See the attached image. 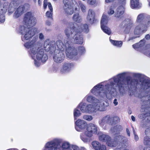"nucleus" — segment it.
<instances>
[{"label":"nucleus","instance_id":"obj_15","mask_svg":"<svg viewBox=\"0 0 150 150\" xmlns=\"http://www.w3.org/2000/svg\"><path fill=\"white\" fill-rule=\"evenodd\" d=\"M145 133L146 136L144 138V145L150 146V125L146 129Z\"/></svg>","mask_w":150,"mask_h":150},{"label":"nucleus","instance_id":"obj_54","mask_svg":"<svg viewBox=\"0 0 150 150\" xmlns=\"http://www.w3.org/2000/svg\"><path fill=\"white\" fill-rule=\"evenodd\" d=\"M126 132H127V135L129 136H130V132L129 131V130L127 128H126Z\"/></svg>","mask_w":150,"mask_h":150},{"label":"nucleus","instance_id":"obj_9","mask_svg":"<svg viewBox=\"0 0 150 150\" xmlns=\"http://www.w3.org/2000/svg\"><path fill=\"white\" fill-rule=\"evenodd\" d=\"M108 21V17L105 15L103 14L100 21L101 28L104 32L108 35H110L111 32L110 30L106 25Z\"/></svg>","mask_w":150,"mask_h":150},{"label":"nucleus","instance_id":"obj_44","mask_svg":"<svg viewBox=\"0 0 150 150\" xmlns=\"http://www.w3.org/2000/svg\"><path fill=\"white\" fill-rule=\"evenodd\" d=\"M99 148V149L97 150H106V146L103 144H101Z\"/></svg>","mask_w":150,"mask_h":150},{"label":"nucleus","instance_id":"obj_40","mask_svg":"<svg viewBox=\"0 0 150 150\" xmlns=\"http://www.w3.org/2000/svg\"><path fill=\"white\" fill-rule=\"evenodd\" d=\"M144 18V15L142 14H139L137 16V21L140 23L143 20Z\"/></svg>","mask_w":150,"mask_h":150},{"label":"nucleus","instance_id":"obj_21","mask_svg":"<svg viewBox=\"0 0 150 150\" xmlns=\"http://www.w3.org/2000/svg\"><path fill=\"white\" fill-rule=\"evenodd\" d=\"M130 5L132 8H139L140 6L139 0H130Z\"/></svg>","mask_w":150,"mask_h":150},{"label":"nucleus","instance_id":"obj_20","mask_svg":"<svg viewBox=\"0 0 150 150\" xmlns=\"http://www.w3.org/2000/svg\"><path fill=\"white\" fill-rule=\"evenodd\" d=\"M145 40L144 39L141 40L139 42L135 43L132 45V47L135 49L143 47L145 44Z\"/></svg>","mask_w":150,"mask_h":150},{"label":"nucleus","instance_id":"obj_24","mask_svg":"<svg viewBox=\"0 0 150 150\" xmlns=\"http://www.w3.org/2000/svg\"><path fill=\"white\" fill-rule=\"evenodd\" d=\"M110 41L114 45L118 47H121L123 44L122 42L121 41L110 40Z\"/></svg>","mask_w":150,"mask_h":150},{"label":"nucleus","instance_id":"obj_13","mask_svg":"<svg viewBox=\"0 0 150 150\" xmlns=\"http://www.w3.org/2000/svg\"><path fill=\"white\" fill-rule=\"evenodd\" d=\"M65 55L63 52L59 51V52L54 54L53 57L54 61L57 63H60L64 60Z\"/></svg>","mask_w":150,"mask_h":150},{"label":"nucleus","instance_id":"obj_49","mask_svg":"<svg viewBox=\"0 0 150 150\" xmlns=\"http://www.w3.org/2000/svg\"><path fill=\"white\" fill-rule=\"evenodd\" d=\"M115 0H105V3H109L113 2Z\"/></svg>","mask_w":150,"mask_h":150},{"label":"nucleus","instance_id":"obj_45","mask_svg":"<svg viewBox=\"0 0 150 150\" xmlns=\"http://www.w3.org/2000/svg\"><path fill=\"white\" fill-rule=\"evenodd\" d=\"M115 13V11L113 9L111 8H110L109 11L108 12V13L109 15H112Z\"/></svg>","mask_w":150,"mask_h":150},{"label":"nucleus","instance_id":"obj_35","mask_svg":"<svg viewBox=\"0 0 150 150\" xmlns=\"http://www.w3.org/2000/svg\"><path fill=\"white\" fill-rule=\"evenodd\" d=\"M62 147L63 149H67L70 148V145L69 143L68 142H64L63 143Z\"/></svg>","mask_w":150,"mask_h":150},{"label":"nucleus","instance_id":"obj_57","mask_svg":"<svg viewBox=\"0 0 150 150\" xmlns=\"http://www.w3.org/2000/svg\"><path fill=\"white\" fill-rule=\"evenodd\" d=\"M47 4L46 3H45V2H44L43 6L44 8H47Z\"/></svg>","mask_w":150,"mask_h":150},{"label":"nucleus","instance_id":"obj_43","mask_svg":"<svg viewBox=\"0 0 150 150\" xmlns=\"http://www.w3.org/2000/svg\"><path fill=\"white\" fill-rule=\"evenodd\" d=\"M46 16L48 18H51L52 17V12H51L50 11H47L46 13Z\"/></svg>","mask_w":150,"mask_h":150},{"label":"nucleus","instance_id":"obj_6","mask_svg":"<svg viewBox=\"0 0 150 150\" xmlns=\"http://www.w3.org/2000/svg\"><path fill=\"white\" fill-rule=\"evenodd\" d=\"M28 28L23 26H20L19 31L21 34L23 35L25 33L24 38L25 40H28L33 37L35 34L36 29L35 28H32L27 31Z\"/></svg>","mask_w":150,"mask_h":150},{"label":"nucleus","instance_id":"obj_10","mask_svg":"<svg viewBox=\"0 0 150 150\" xmlns=\"http://www.w3.org/2000/svg\"><path fill=\"white\" fill-rule=\"evenodd\" d=\"M85 134L87 137H91L93 134H96L98 132L97 126L92 123L87 124Z\"/></svg>","mask_w":150,"mask_h":150},{"label":"nucleus","instance_id":"obj_56","mask_svg":"<svg viewBox=\"0 0 150 150\" xmlns=\"http://www.w3.org/2000/svg\"><path fill=\"white\" fill-rule=\"evenodd\" d=\"M116 150H128V149H123V148L122 147H120V148H117Z\"/></svg>","mask_w":150,"mask_h":150},{"label":"nucleus","instance_id":"obj_39","mask_svg":"<svg viewBox=\"0 0 150 150\" xmlns=\"http://www.w3.org/2000/svg\"><path fill=\"white\" fill-rule=\"evenodd\" d=\"M79 4L80 5L81 10L83 12H85L86 10L85 6L81 2V1H80V2H79Z\"/></svg>","mask_w":150,"mask_h":150},{"label":"nucleus","instance_id":"obj_52","mask_svg":"<svg viewBox=\"0 0 150 150\" xmlns=\"http://www.w3.org/2000/svg\"><path fill=\"white\" fill-rule=\"evenodd\" d=\"M145 38L147 40H149L150 38V36L149 34H148L146 35L145 37Z\"/></svg>","mask_w":150,"mask_h":150},{"label":"nucleus","instance_id":"obj_47","mask_svg":"<svg viewBox=\"0 0 150 150\" xmlns=\"http://www.w3.org/2000/svg\"><path fill=\"white\" fill-rule=\"evenodd\" d=\"M48 7H49L50 10V11H51V12H52L53 11V8H52V5L50 3H48Z\"/></svg>","mask_w":150,"mask_h":150},{"label":"nucleus","instance_id":"obj_16","mask_svg":"<svg viewBox=\"0 0 150 150\" xmlns=\"http://www.w3.org/2000/svg\"><path fill=\"white\" fill-rule=\"evenodd\" d=\"M95 13L92 9H89L88 10L87 19L89 21V22L91 24H93L95 20Z\"/></svg>","mask_w":150,"mask_h":150},{"label":"nucleus","instance_id":"obj_1","mask_svg":"<svg viewBox=\"0 0 150 150\" xmlns=\"http://www.w3.org/2000/svg\"><path fill=\"white\" fill-rule=\"evenodd\" d=\"M73 26L68 27L64 30V33L67 38L64 40V44L60 40H57L56 42L54 41L45 42L44 47L47 52L50 51L53 53L56 51L55 45L57 47V50L59 51L63 52L66 50L67 56L70 58H72L78 54L77 50L74 47L72 46V43L70 39L71 38H74L76 43L81 45L83 42V36L82 32L87 33L89 31L88 25L87 24L81 25L80 26L74 23H72Z\"/></svg>","mask_w":150,"mask_h":150},{"label":"nucleus","instance_id":"obj_7","mask_svg":"<svg viewBox=\"0 0 150 150\" xmlns=\"http://www.w3.org/2000/svg\"><path fill=\"white\" fill-rule=\"evenodd\" d=\"M118 2L121 5H125L126 3V0H118ZM125 8L122 5L119 6L117 8L114 14L115 17L120 20L124 17Z\"/></svg>","mask_w":150,"mask_h":150},{"label":"nucleus","instance_id":"obj_4","mask_svg":"<svg viewBox=\"0 0 150 150\" xmlns=\"http://www.w3.org/2000/svg\"><path fill=\"white\" fill-rule=\"evenodd\" d=\"M124 137L122 135H118L112 139L109 135L102 134L99 136L100 140L105 142L108 146L115 147L119 144L122 142Z\"/></svg>","mask_w":150,"mask_h":150},{"label":"nucleus","instance_id":"obj_5","mask_svg":"<svg viewBox=\"0 0 150 150\" xmlns=\"http://www.w3.org/2000/svg\"><path fill=\"white\" fill-rule=\"evenodd\" d=\"M23 22L28 28H30L36 25L37 20L32 12H28L24 15Z\"/></svg>","mask_w":150,"mask_h":150},{"label":"nucleus","instance_id":"obj_22","mask_svg":"<svg viewBox=\"0 0 150 150\" xmlns=\"http://www.w3.org/2000/svg\"><path fill=\"white\" fill-rule=\"evenodd\" d=\"M86 110L87 112L89 113H92L95 112V107L93 104H88L86 106Z\"/></svg>","mask_w":150,"mask_h":150},{"label":"nucleus","instance_id":"obj_19","mask_svg":"<svg viewBox=\"0 0 150 150\" xmlns=\"http://www.w3.org/2000/svg\"><path fill=\"white\" fill-rule=\"evenodd\" d=\"M127 19H125L119 25L118 27L120 29L125 28V31L129 28L130 25L132 24L131 23L130 21H127Z\"/></svg>","mask_w":150,"mask_h":150},{"label":"nucleus","instance_id":"obj_53","mask_svg":"<svg viewBox=\"0 0 150 150\" xmlns=\"http://www.w3.org/2000/svg\"><path fill=\"white\" fill-rule=\"evenodd\" d=\"M113 103L115 105H116L118 104V102L117 101V100L116 99H115L114 100Z\"/></svg>","mask_w":150,"mask_h":150},{"label":"nucleus","instance_id":"obj_55","mask_svg":"<svg viewBox=\"0 0 150 150\" xmlns=\"http://www.w3.org/2000/svg\"><path fill=\"white\" fill-rule=\"evenodd\" d=\"M134 139L136 141H137L139 139V137L136 134L134 135Z\"/></svg>","mask_w":150,"mask_h":150},{"label":"nucleus","instance_id":"obj_37","mask_svg":"<svg viewBox=\"0 0 150 150\" xmlns=\"http://www.w3.org/2000/svg\"><path fill=\"white\" fill-rule=\"evenodd\" d=\"M78 107H79L80 110L82 112H86V107H85V105L79 104L78 106Z\"/></svg>","mask_w":150,"mask_h":150},{"label":"nucleus","instance_id":"obj_64","mask_svg":"<svg viewBox=\"0 0 150 150\" xmlns=\"http://www.w3.org/2000/svg\"><path fill=\"white\" fill-rule=\"evenodd\" d=\"M136 76H138V74H137L136 75H135Z\"/></svg>","mask_w":150,"mask_h":150},{"label":"nucleus","instance_id":"obj_25","mask_svg":"<svg viewBox=\"0 0 150 150\" xmlns=\"http://www.w3.org/2000/svg\"><path fill=\"white\" fill-rule=\"evenodd\" d=\"M74 21L77 23H80L81 21V18L79 14L78 13H75L72 17Z\"/></svg>","mask_w":150,"mask_h":150},{"label":"nucleus","instance_id":"obj_51","mask_svg":"<svg viewBox=\"0 0 150 150\" xmlns=\"http://www.w3.org/2000/svg\"><path fill=\"white\" fill-rule=\"evenodd\" d=\"M84 135H81V138L83 141H86L87 139L84 137Z\"/></svg>","mask_w":150,"mask_h":150},{"label":"nucleus","instance_id":"obj_41","mask_svg":"<svg viewBox=\"0 0 150 150\" xmlns=\"http://www.w3.org/2000/svg\"><path fill=\"white\" fill-rule=\"evenodd\" d=\"M83 118L88 121H91L93 119L92 116L88 115H84L83 116Z\"/></svg>","mask_w":150,"mask_h":150},{"label":"nucleus","instance_id":"obj_33","mask_svg":"<svg viewBox=\"0 0 150 150\" xmlns=\"http://www.w3.org/2000/svg\"><path fill=\"white\" fill-rule=\"evenodd\" d=\"M78 50L79 52L81 54L84 53L86 51L85 48L83 46H80L78 47Z\"/></svg>","mask_w":150,"mask_h":150},{"label":"nucleus","instance_id":"obj_2","mask_svg":"<svg viewBox=\"0 0 150 150\" xmlns=\"http://www.w3.org/2000/svg\"><path fill=\"white\" fill-rule=\"evenodd\" d=\"M125 79L124 73L118 74L116 77L114 79V82H110V84L105 85V88L103 90V93L100 94L102 85L98 84L91 90V93L96 96H102L109 99L117 92V90L114 88L115 84L117 87L120 93H123L126 89H129L131 91H136L137 89L146 90L150 88V81L147 79L143 80L140 84L137 79H132L130 76H127Z\"/></svg>","mask_w":150,"mask_h":150},{"label":"nucleus","instance_id":"obj_50","mask_svg":"<svg viewBox=\"0 0 150 150\" xmlns=\"http://www.w3.org/2000/svg\"><path fill=\"white\" fill-rule=\"evenodd\" d=\"M147 145L148 146L145 147L144 148V150H150V145Z\"/></svg>","mask_w":150,"mask_h":150},{"label":"nucleus","instance_id":"obj_30","mask_svg":"<svg viewBox=\"0 0 150 150\" xmlns=\"http://www.w3.org/2000/svg\"><path fill=\"white\" fill-rule=\"evenodd\" d=\"M113 129L114 132H118L119 133L122 129V126L118 125L114 126Z\"/></svg>","mask_w":150,"mask_h":150},{"label":"nucleus","instance_id":"obj_32","mask_svg":"<svg viewBox=\"0 0 150 150\" xmlns=\"http://www.w3.org/2000/svg\"><path fill=\"white\" fill-rule=\"evenodd\" d=\"M1 11H0V23H3L5 20V16L3 14L5 12L3 11V9H1Z\"/></svg>","mask_w":150,"mask_h":150},{"label":"nucleus","instance_id":"obj_29","mask_svg":"<svg viewBox=\"0 0 150 150\" xmlns=\"http://www.w3.org/2000/svg\"><path fill=\"white\" fill-rule=\"evenodd\" d=\"M111 125H114L117 123L119 121V117L117 116H115L113 117H111Z\"/></svg>","mask_w":150,"mask_h":150},{"label":"nucleus","instance_id":"obj_17","mask_svg":"<svg viewBox=\"0 0 150 150\" xmlns=\"http://www.w3.org/2000/svg\"><path fill=\"white\" fill-rule=\"evenodd\" d=\"M25 8L23 5H21L19 6L15 11L14 16L16 18L19 17L23 13Z\"/></svg>","mask_w":150,"mask_h":150},{"label":"nucleus","instance_id":"obj_60","mask_svg":"<svg viewBox=\"0 0 150 150\" xmlns=\"http://www.w3.org/2000/svg\"><path fill=\"white\" fill-rule=\"evenodd\" d=\"M34 62L35 64L36 65L37 64V63H38V62H37V61L35 59H34Z\"/></svg>","mask_w":150,"mask_h":150},{"label":"nucleus","instance_id":"obj_11","mask_svg":"<svg viewBox=\"0 0 150 150\" xmlns=\"http://www.w3.org/2000/svg\"><path fill=\"white\" fill-rule=\"evenodd\" d=\"M59 142L51 141L46 144L45 150H56L59 148Z\"/></svg>","mask_w":150,"mask_h":150},{"label":"nucleus","instance_id":"obj_3","mask_svg":"<svg viewBox=\"0 0 150 150\" xmlns=\"http://www.w3.org/2000/svg\"><path fill=\"white\" fill-rule=\"evenodd\" d=\"M38 38L34 37L30 42H28L25 43L24 46L27 48H30L31 53L34 55L37 53L36 58L38 60H41L42 62H45L48 59V57L46 54H44L43 50H40L39 47H36V42Z\"/></svg>","mask_w":150,"mask_h":150},{"label":"nucleus","instance_id":"obj_12","mask_svg":"<svg viewBox=\"0 0 150 150\" xmlns=\"http://www.w3.org/2000/svg\"><path fill=\"white\" fill-rule=\"evenodd\" d=\"M87 125L85 121L79 119L75 122V128L77 131H81L86 128Z\"/></svg>","mask_w":150,"mask_h":150},{"label":"nucleus","instance_id":"obj_58","mask_svg":"<svg viewBox=\"0 0 150 150\" xmlns=\"http://www.w3.org/2000/svg\"><path fill=\"white\" fill-rule=\"evenodd\" d=\"M131 119L134 122L135 121V118L134 116L132 115L131 116Z\"/></svg>","mask_w":150,"mask_h":150},{"label":"nucleus","instance_id":"obj_63","mask_svg":"<svg viewBox=\"0 0 150 150\" xmlns=\"http://www.w3.org/2000/svg\"><path fill=\"white\" fill-rule=\"evenodd\" d=\"M7 150H13L12 149H8Z\"/></svg>","mask_w":150,"mask_h":150},{"label":"nucleus","instance_id":"obj_34","mask_svg":"<svg viewBox=\"0 0 150 150\" xmlns=\"http://www.w3.org/2000/svg\"><path fill=\"white\" fill-rule=\"evenodd\" d=\"M81 114L80 111L78 109H75L74 112V117L79 116Z\"/></svg>","mask_w":150,"mask_h":150},{"label":"nucleus","instance_id":"obj_18","mask_svg":"<svg viewBox=\"0 0 150 150\" xmlns=\"http://www.w3.org/2000/svg\"><path fill=\"white\" fill-rule=\"evenodd\" d=\"M111 119L110 115H107L103 117L99 122V123L100 125L103 126L106 124L111 125Z\"/></svg>","mask_w":150,"mask_h":150},{"label":"nucleus","instance_id":"obj_61","mask_svg":"<svg viewBox=\"0 0 150 150\" xmlns=\"http://www.w3.org/2000/svg\"><path fill=\"white\" fill-rule=\"evenodd\" d=\"M150 108V107H145V108H144V109H146L147 108Z\"/></svg>","mask_w":150,"mask_h":150},{"label":"nucleus","instance_id":"obj_31","mask_svg":"<svg viewBox=\"0 0 150 150\" xmlns=\"http://www.w3.org/2000/svg\"><path fill=\"white\" fill-rule=\"evenodd\" d=\"M150 116V112L144 113L140 114L139 115V118L142 119H145L147 117Z\"/></svg>","mask_w":150,"mask_h":150},{"label":"nucleus","instance_id":"obj_59","mask_svg":"<svg viewBox=\"0 0 150 150\" xmlns=\"http://www.w3.org/2000/svg\"><path fill=\"white\" fill-rule=\"evenodd\" d=\"M38 2L39 5L40 6L41 5V2L40 1V0H38Z\"/></svg>","mask_w":150,"mask_h":150},{"label":"nucleus","instance_id":"obj_48","mask_svg":"<svg viewBox=\"0 0 150 150\" xmlns=\"http://www.w3.org/2000/svg\"><path fill=\"white\" fill-rule=\"evenodd\" d=\"M39 38L40 40H42L44 39V36L42 33H40L39 34Z\"/></svg>","mask_w":150,"mask_h":150},{"label":"nucleus","instance_id":"obj_26","mask_svg":"<svg viewBox=\"0 0 150 150\" xmlns=\"http://www.w3.org/2000/svg\"><path fill=\"white\" fill-rule=\"evenodd\" d=\"M11 4H13V5H14V3H11L9 4V3L8 2H5L4 3L3 6H4V8L6 10H7V8H8V12L9 11L10 9V8L11 9V8H13L12 11H11V13H13V11L14 10V8L13 7H12L10 6L11 5ZM11 9H10L11 10Z\"/></svg>","mask_w":150,"mask_h":150},{"label":"nucleus","instance_id":"obj_42","mask_svg":"<svg viewBox=\"0 0 150 150\" xmlns=\"http://www.w3.org/2000/svg\"><path fill=\"white\" fill-rule=\"evenodd\" d=\"M143 105H144L147 106L148 105V104H150V100L149 99H148V100H144L142 102Z\"/></svg>","mask_w":150,"mask_h":150},{"label":"nucleus","instance_id":"obj_27","mask_svg":"<svg viewBox=\"0 0 150 150\" xmlns=\"http://www.w3.org/2000/svg\"><path fill=\"white\" fill-rule=\"evenodd\" d=\"M86 100L88 102L92 103V104H93L96 101H99L91 96H88L87 97Z\"/></svg>","mask_w":150,"mask_h":150},{"label":"nucleus","instance_id":"obj_36","mask_svg":"<svg viewBox=\"0 0 150 150\" xmlns=\"http://www.w3.org/2000/svg\"><path fill=\"white\" fill-rule=\"evenodd\" d=\"M146 22L144 25V27L147 28L150 26V16H148L146 17Z\"/></svg>","mask_w":150,"mask_h":150},{"label":"nucleus","instance_id":"obj_14","mask_svg":"<svg viewBox=\"0 0 150 150\" xmlns=\"http://www.w3.org/2000/svg\"><path fill=\"white\" fill-rule=\"evenodd\" d=\"M74 65L72 63L69 62H64L62 65V67L60 70V72L64 73L65 71H70L74 67Z\"/></svg>","mask_w":150,"mask_h":150},{"label":"nucleus","instance_id":"obj_8","mask_svg":"<svg viewBox=\"0 0 150 150\" xmlns=\"http://www.w3.org/2000/svg\"><path fill=\"white\" fill-rule=\"evenodd\" d=\"M63 8L66 14L72 15L74 13L73 9L74 4L71 0H63Z\"/></svg>","mask_w":150,"mask_h":150},{"label":"nucleus","instance_id":"obj_38","mask_svg":"<svg viewBox=\"0 0 150 150\" xmlns=\"http://www.w3.org/2000/svg\"><path fill=\"white\" fill-rule=\"evenodd\" d=\"M88 4L91 5L96 6L97 5L96 0H87Z\"/></svg>","mask_w":150,"mask_h":150},{"label":"nucleus","instance_id":"obj_28","mask_svg":"<svg viewBox=\"0 0 150 150\" xmlns=\"http://www.w3.org/2000/svg\"><path fill=\"white\" fill-rule=\"evenodd\" d=\"M101 144L98 142L96 141H93L92 143V145L93 147L96 150L99 149V147Z\"/></svg>","mask_w":150,"mask_h":150},{"label":"nucleus","instance_id":"obj_46","mask_svg":"<svg viewBox=\"0 0 150 150\" xmlns=\"http://www.w3.org/2000/svg\"><path fill=\"white\" fill-rule=\"evenodd\" d=\"M70 150H79V147L75 145H73L70 147Z\"/></svg>","mask_w":150,"mask_h":150},{"label":"nucleus","instance_id":"obj_62","mask_svg":"<svg viewBox=\"0 0 150 150\" xmlns=\"http://www.w3.org/2000/svg\"><path fill=\"white\" fill-rule=\"evenodd\" d=\"M21 150H27L26 149H23Z\"/></svg>","mask_w":150,"mask_h":150},{"label":"nucleus","instance_id":"obj_23","mask_svg":"<svg viewBox=\"0 0 150 150\" xmlns=\"http://www.w3.org/2000/svg\"><path fill=\"white\" fill-rule=\"evenodd\" d=\"M98 101H96L94 103V106L95 107V112L97 111H103L102 108V106L100 104V103L98 102Z\"/></svg>","mask_w":150,"mask_h":150}]
</instances>
